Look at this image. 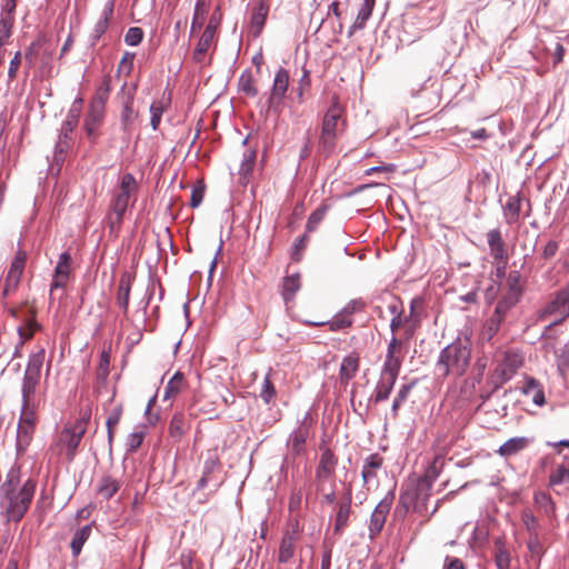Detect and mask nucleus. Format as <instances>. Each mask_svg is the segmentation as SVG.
<instances>
[{"label":"nucleus","mask_w":569,"mask_h":569,"mask_svg":"<svg viewBox=\"0 0 569 569\" xmlns=\"http://www.w3.org/2000/svg\"><path fill=\"white\" fill-rule=\"evenodd\" d=\"M46 359V349L39 348L31 353L21 381V409L17 426L16 449L23 453L30 446L40 410L46 403V390H41V370Z\"/></svg>","instance_id":"1"},{"label":"nucleus","mask_w":569,"mask_h":569,"mask_svg":"<svg viewBox=\"0 0 569 569\" xmlns=\"http://www.w3.org/2000/svg\"><path fill=\"white\" fill-rule=\"evenodd\" d=\"M36 481L28 479L20 487V467L12 466L0 486V497L9 521L19 522L27 513L36 491Z\"/></svg>","instance_id":"2"},{"label":"nucleus","mask_w":569,"mask_h":569,"mask_svg":"<svg viewBox=\"0 0 569 569\" xmlns=\"http://www.w3.org/2000/svg\"><path fill=\"white\" fill-rule=\"evenodd\" d=\"M89 418L90 415H87L77 419L72 426L63 428L57 435L48 449L49 462H58L61 457H64L68 462L74 459L77 449L87 431Z\"/></svg>","instance_id":"3"},{"label":"nucleus","mask_w":569,"mask_h":569,"mask_svg":"<svg viewBox=\"0 0 569 569\" xmlns=\"http://www.w3.org/2000/svg\"><path fill=\"white\" fill-rule=\"evenodd\" d=\"M471 350L467 341L457 340L443 348L436 363V370L441 378L449 375L460 377L467 371Z\"/></svg>","instance_id":"4"},{"label":"nucleus","mask_w":569,"mask_h":569,"mask_svg":"<svg viewBox=\"0 0 569 569\" xmlns=\"http://www.w3.org/2000/svg\"><path fill=\"white\" fill-rule=\"evenodd\" d=\"M138 191V183L131 173H124L121 177L119 190L117 191L112 204L111 213L108 217V224L111 232H117L122 223L123 214L126 213L130 200L133 197L136 201V193Z\"/></svg>","instance_id":"5"},{"label":"nucleus","mask_w":569,"mask_h":569,"mask_svg":"<svg viewBox=\"0 0 569 569\" xmlns=\"http://www.w3.org/2000/svg\"><path fill=\"white\" fill-rule=\"evenodd\" d=\"M341 117L342 108L338 98L333 97L330 107L323 116L318 141V150L325 156L331 154L336 148Z\"/></svg>","instance_id":"6"},{"label":"nucleus","mask_w":569,"mask_h":569,"mask_svg":"<svg viewBox=\"0 0 569 569\" xmlns=\"http://www.w3.org/2000/svg\"><path fill=\"white\" fill-rule=\"evenodd\" d=\"M321 455L316 467L315 480L317 492H323L327 483H335L338 458L333 451L320 446Z\"/></svg>","instance_id":"7"},{"label":"nucleus","mask_w":569,"mask_h":569,"mask_svg":"<svg viewBox=\"0 0 569 569\" xmlns=\"http://www.w3.org/2000/svg\"><path fill=\"white\" fill-rule=\"evenodd\" d=\"M430 497V491L422 490L419 483L412 482L405 491L400 493L399 507L407 513L410 509L416 512L422 513L427 510V501Z\"/></svg>","instance_id":"8"},{"label":"nucleus","mask_w":569,"mask_h":569,"mask_svg":"<svg viewBox=\"0 0 569 569\" xmlns=\"http://www.w3.org/2000/svg\"><path fill=\"white\" fill-rule=\"evenodd\" d=\"M395 500V490H389L375 507L368 523L369 538L373 540L383 529Z\"/></svg>","instance_id":"9"},{"label":"nucleus","mask_w":569,"mask_h":569,"mask_svg":"<svg viewBox=\"0 0 569 569\" xmlns=\"http://www.w3.org/2000/svg\"><path fill=\"white\" fill-rule=\"evenodd\" d=\"M522 363L523 358L520 353L506 352L502 361L496 367L492 375L496 387H499L510 380Z\"/></svg>","instance_id":"10"},{"label":"nucleus","mask_w":569,"mask_h":569,"mask_svg":"<svg viewBox=\"0 0 569 569\" xmlns=\"http://www.w3.org/2000/svg\"><path fill=\"white\" fill-rule=\"evenodd\" d=\"M403 358L405 352L402 341L396 336H392L387 347V353L381 371L399 376Z\"/></svg>","instance_id":"11"},{"label":"nucleus","mask_w":569,"mask_h":569,"mask_svg":"<svg viewBox=\"0 0 569 569\" xmlns=\"http://www.w3.org/2000/svg\"><path fill=\"white\" fill-rule=\"evenodd\" d=\"M27 253L23 250H18L13 260L10 263L8 274L4 280L2 295L4 297L11 295L19 286L21 276L24 270Z\"/></svg>","instance_id":"12"},{"label":"nucleus","mask_w":569,"mask_h":569,"mask_svg":"<svg viewBox=\"0 0 569 569\" xmlns=\"http://www.w3.org/2000/svg\"><path fill=\"white\" fill-rule=\"evenodd\" d=\"M543 315H555L558 317L552 325L561 323L569 317V283L559 290L556 297L546 306Z\"/></svg>","instance_id":"13"},{"label":"nucleus","mask_w":569,"mask_h":569,"mask_svg":"<svg viewBox=\"0 0 569 569\" xmlns=\"http://www.w3.org/2000/svg\"><path fill=\"white\" fill-rule=\"evenodd\" d=\"M78 123L63 120L60 132L58 136V141L54 147V161L57 163L62 162L64 160V153L70 149L72 142V133L77 128Z\"/></svg>","instance_id":"14"},{"label":"nucleus","mask_w":569,"mask_h":569,"mask_svg":"<svg viewBox=\"0 0 569 569\" xmlns=\"http://www.w3.org/2000/svg\"><path fill=\"white\" fill-rule=\"evenodd\" d=\"M71 256L64 251L59 256L58 263L54 268L53 280L50 286V293L52 295L56 289L64 288L70 273H71Z\"/></svg>","instance_id":"15"},{"label":"nucleus","mask_w":569,"mask_h":569,"mask_svg":"<svg viewBox=\"0 0 569 569\" xmlns=\"http://www.w3.org/2000/svg\"><path fill=\"white\" fill-rule=\"evenodd\" d=\"M288 87L289 72L284 68H280L274 76L271 93L268 100L269 108H276L282 102Z\"/></svg>","instance_id":"16"},{"label":"nucleus","mask_w":569,"mask_h":569,"mask_svg":"<svg viewBox=\"0 0 569 569\" xmlns=\"http://www.w3.org/2000/svg\"><path fill=\"white\" fill-rule=\"evenodd\" d=\"M104 119V109L90 104L88 113L83 121V129L88 139L94 142L98 138V130L102 126Z\"/></svg>","instance_id":"17"},{"label":"nucleus","mask_w":569,"mask_h":569,"mask_svg":"<svg viewBox=\"0 0 569 569\" xmlns=\"http://www.w3.org/2000/svg\"><path fill=\"white\" fill-rule=\"evenodd\" d=\"M310 435V426L302 422L297 429H295L287 441L289 452L293 457L302 455L306 450V441Z\"/></svg>","instance_id":"18"},{"label":"nucleus","mask_w":569,"mask_h":569,"mask_svg":"<svg viewBox=\"0 0 569 569\" xmlns=\"http://www.w3.org/2000/svg\"><path fill=\"white\" fill-rule=\"evenodd\" d=\"M269 10V0H258L256 4L252 7L250 27L253 37H259L261 34L267 21Z\"/></svg>","instance_id":"19"},{"label":"nucleus","mask_w":569,"mask_h":569,"mask_svg":"<svg viewBox=\"0 0 569 569\" xmlns=\"http://www.w3.org/2000/svg\"><path fill=\"white\" fill-rule=\"evenodd\" d=\"M398 376L393 373H387L381 371L378 382L376 383L371 401L379 403L386 401L397 381Z\"/></svg>","instance_id":"20"},{"label":"nucleus","mask_w":569,"mask_h":569,"mask_svg":"<svg viewBox=\"0 0 569 569\" xmlns=\"http://www.w3.org/2000/svg\"><path fill=\"white\" fill-rule=\"evenodd\" d=\"M351 501H352V495L351 490H348L343 497V500H341L338 503V510L335 518V527L333 531L335 533H342L346 527L348 526L349 518L351 515Z\"/></svg>","instance_id":"21"},{"label":"nucleus","mask_w":569,"mask_h":569,"mask_svg":"<svg viewBox=\"0 0 569 569\" xmlns=\"http://www.w3.org/2000/svg\"><path fill=\"white\" fill-rule=\"evenodd\" d=\"M490 254L493 260H508L506 243L499 229H492L487 233Z\"/></svg>","instance_id":"22"},{"label":"nucleus","mask_w":569,"mask_h":569,"mask_svg":"<svg viewBox=\"0 0 569 569\" xmlns=\"http://www.w3.org/2000/svg\"><path fill=\"white\" fill-rule=\"evenodd\" d=\"M137 118L138 112L133 110V96L130 94L124 100L120 114L121 128L127 137H130Z\"/></svg>","instance_id":"23"},{"label":"nucleus","mask_w":569,"mask_h":569,"mask_svg":"<svg viewBox=\"0 0 569 569\" xmlns=\"http://www.w3.org/2000/svg\"><path fill=\"white\" fill-rule=\"evenodd\" d=\"M113 7H114L113 0H109L104 4L101 16H100L99 20L97 21V23L93 28L92 34H91L92 43L97 42L101 38V36L107 31V29L109 27V22L113 16Z\"/></svg>","instance_id":"24"},{"label":"nucleus","mask_w":569,"mask_h":569,"mask_svg":"<svg viewBox=\"0 0 569 569\" xmlns=\"http://www.w3.org/2000/svg\"><path fill=\"white\" fill-rule=\"evenodd\" d=\"M442 465L443 462L440 458H435L432 463L427 468L425 475L416 480L425 492H431L432 485L439 477Z\"/></svg>","instance_id":"25"},{"label":"nucleus","mask_w":569,"mask_h":569,"mask_svg":"<svg viewBox=\"0 0 569 569\" xmlns=\"http://www.w3.org/2000/svg\"><path fill=\"white\" fill-rule=\"evenodd\" d=\"M522 392L527 397H530L536 406L541 407L546 402L543 388L541 383L535 378H526Z\"/></svg>","instance_id":"26"},{"label":"nucleus","mask_w":569,"mask_h":569,"mask_svg":"<svg viewBox=\"0 0 569 569\" xmlns=\"http://www.w3.org/2000/svg\"><path fill=\"white\" fill-rule=\"evenodd\" d=\"M131 282V276L129 273H123L118 284L117 305L122 309L124 315L128 313L129 309Z\"/></svg>","instance_id":"27"},{"label":"nucleus","mask_w":569,"mask_h":569,"mask_svg":"<svg viewBox=\"0 0 569 569\" xmlns=\"http://www.w3.org/2000/svg\"><path fill=\"white\" fill-rule=\"evenodd\" d=\"M303 323L311 327H322L328 326L330 331H339L352 326V318H346L340 311L331 319V320H321V321H309L306 320Z\"/></svg>","instance_id":"28"},{"label":"nucleus","mask_w":569,"mask_h":569,"mask_svg":"<svg viewBox=\"0 0 569 569\" xmlns=\"http://www.w3.org/2000/svg\"><path fill=\"white\" fill-rule=\"evenodd\" d=\"M383 465V458L379 453L368 456L363 461L361 477L365 483H369L377 477V470Z\"/></svg>","instance_id":"29"},{"label":"nucleus","mask_w":569,"mask_h":569,"mask_svg":"<svg viewBox=\"0 0 569 569\" xmlns=\"http://www.w3.org/2000/svg\"><path fill=\"white\" fill-rule=\"evenodd\" d=\"M300 288H301V281H300V276L298 273L292 274V276H287L283 278L282 284H281V296H282L286 305L293 301L295 296L300 290Z\"/></svg>","instance_id":"30"},{"label":"nucleus","mask_w":569,"mask_h":569,"mask_svg":"<svg viewBox=\"0 0 569 569\" xmlns=\"http://www.w3.org/2000/svg\"><path fill=\"white\" fill-rule=\"evenodd\" d=\"M521 197L520 194L510 196L503 206V216L508 224L518 222L521 212Z\"/></svg>","instance_id":"31"},{"label":"nucleus","mask_w":569,"mask_h":569,"mask_svg":"<svg viewBox=\"0 0 569 569\" xmlns=\"http://www.w3.org/2000/svg\"><path fill=\"white\" fill-rule=\"evenodd\" d=\"M530 443V440L526 437H515L507 440L498 449V453L502 457H511L521 450L526 449Z\"/></svg>","instance_id":"32"},{"label":"nucleus","mask_w":569,"mask_h":569,"mask_svg":"<svg viewBox=\"0 0 569 569\" xmlns=\"http://www.w3.org/2000/svg\"><path fill=\"white\" fill-rule=\"evenodd\" d=\"M214 37L216 36L212 34V28L206 27L193 51L196 62H202L204 54L213 43Z\"/></svg>","instance_id":"33"},{"label":"nucleus","mask_w":569,"mask_h":569,"mask_svg":"<svg viewBox=\"0 0 569 569\" xmlns=\"http://www.w3.org/2000/svg\"><path fill=\"white\" fill-rule=\"evenodd\" d=\"M30 313V317L26 319L24 323L17 329L19 339H21L22 342L31 340L34 333L41 330V325L36 320V311L31 310Z\"/></svg>","instance_id":"34"},{"label":"nucleus","mask_w":569,"mask_h":569,"mask_svg":"<svg viewBox=\"0 0 569 569\" xmlns=\"http://www.w3.org/2000/svg\"><path fill=\"white\" fill-rule=\"evenodd\" d=\"M296 550V537L293 533L287 532L282 539L278 552V561L280 563L289 562Z\"/></svg>","instance_id":"35"},{"label":"nucleus","mask_w":569,"mask_h":569,"mask_svg":"<svg viewBox=\"0 0 569 569\" xmlns=\"http://www.w3.org/2000/svg\"><path fill=\"white\" fill-rule=\"evenodd\" d=\"M358 370H359V358L355 355H349V356L345 357L341 362L340 371H339L340 379L345 382H348L356 376Z\"/></svg>","instance_id":"36"},{"label":"nucleus","mask_w":569,"mask_h":569,"mask_svg":"<svg viewBox=\"0 0 569 569\" xmlns=\"http://www.w3.org/2000/svg\"><path fill=\"white\" fill-rule=\"evenodd\" d=\"M184 386L186 381L183 375L177 371L164 388L163 400L176 398L183 390Z\"/></svg>","instance_id":"37"},{"label":"nucleus","mask_w":569,"mask_h":569,"mask_svg":"<svg viewBox=\"0 0 569 569\" xmlns=\"http://www.w3.org/2000/svg\"><path fill=\"white\" fill-rule=\"evenodd\" d=\"M120 489V482L111 476H103L98 485V493L106 500L111 499Z\"/></svg>","instance_id":"38"},{"label":"nucleus","mask_w":569,"mask_h":569,"mask_svg":"<svg viewBox=\"0 0 569 569\" xmlns=\"http://www.w3.org/2000/svg\"><path fill=\"white\" fill-rule=\"evenodd\" d=\"M111 91V77L106 74L97 89L96 96L90 104L106 109V103Z\"/></svg>","instance_id":"39"},{"label":"nucleus","mask_w":569,"mask_h":569,"mask_svg":"<svg viewBox=\"0 0 569 569\" xmlns=\"http://www.w3.org/2000/svg\"><path fill=\"white\" fill-rule=\"evenodd\" d=\"M170 106V98H162L161 100L154 101L150 106V124L153 130H157L161 122L162 113L167 110V108Z\"/></svg>","instance_id":"40"},{"label":"nucleus","mask_w":569,"mask_h":569,"mask_svg":"<svg viewBox=\"0 0 569 569\" xmlns=\"http://www.w3.org/2000/svg\"><path fill=\"white\" fill-rule=\"evenodd\" d=\"M376 0H363L357 18L351 27L352 30L362 29L371 17Z\"/></svg>","instance_id":"41"},{"label":"nucleus","mask_w":569,"mask_h":569,"mask_svg":"<svg viewBox=\"0 0 569 569\" xmlns=\"http://www.w3.org/2000/svg\"><path fill=\"white\" fill-rule=\"evenodd\" d=\"M91 535V526L86 525L79 530L76 531L72 540H71V550L73 556H78L81 552V549L84 545V542L89 539Z\"/></svg>","instance_id":"42"},{"label":"nucleus","mask_w":569,"mask_h":569,"mask_svg":"<svg viewBox=\"0 0 569 569\" xmlns=\"http://www.w3.org/2000/svg\"><path fill=\"white\" fill-rule=\"evenodd\" d=\"M495 561L498 569H510V552L500 540L495 543Z\"/></svg>","instance_id":"43"},{"label":"nucleus","mask_w":569,"mask_h":569,"mask_svg":"<svg viewBox=\"0 0 569 569\" xmlns=\"http://www.w3.org/2000/svg\"><path fill=\"white\" fill-rule=\"evenodd\" d=\"M507 287L508 290L506 295L519 300L522 293L521 274L519 271L513 270L509 272L507 277Z\"/></svg>","instance_id":"44"},{"label":"nucleus","mask_w":569,"mask_h":569,"mask_svg":"<svg viewBox=\"0 0 569 569\" xmlns=\"http://www.w3.org/2000/svg\"><path fill=\"white\" fill-rule=\"evenodd\" d=\"M238 88L241 92L250 97H254L258 93L252 73L250 71L242 72L239 78Z\"/></svg>","instance_id":"45"},{"label":"nucleus","mask_w":569,"mask_h":569,"mask_svg":"<svg viewBox=\"0 0 569 569\" xmlns=\"http://www.w3.org/2000/svg\"><path fill=\"white\" fill-rule=\"evenodd\" d=\"M527 548H528L531 559L540 561V559L545 552V548L541 542L540 535L528 536Z\"/></svg>","instance_id":"46"},{"label":"nucleus","mask_w":569,"mask_h":569,"mask_svg":"<svg viewBox=\"0 0 569 569\" xmlns=\"http://www.w3.org/2000/svg\"><path fill=\"white\" fill-rule=\"evenodd\" d=\"M218 468L217 461L210 459L204 462L203 472L201 478L197 482V489H204L210 482H212V475L214 470Z\"/></svg>","instance_id":"47"},{"label":"nucleus","mask_w":569,"mask_h":569,"mask_svg":"<svg viewBox=\"0 0 569 569\" xmlns=\"http://www.w3.org/2000/svg\"><path fill=\"white\" fill-rule=\"evenodd\" d=\"M569 482V467L565 465L557 466L549 476V485L558 486Z\"/></svg>","instance_id":"48"},{"label":"nucleus","mask_w":569,"mask_h":569,"mask_svg":"<svg viewBox=\"0 0 569 569\" xmlns=\"http://www.w3.org/2000/svg\"><path fill=\"white\" fill-rule=\"evenodd\" d=\"M256 162V151L254 150H246L243 152L242 161L239 169V174L246 179L251 174Z\"/></svg>","instance_id":"49"},{"label":"nucleus","mask_w":569,"mask_h":569,"mask_svg":"<svg viewBox=\"0 0 569 569\" xmlns=\"http://www.w3.org/2000/svg\"><path fill=\"white\" fill-rule=\"evenodd\" d=\"M521 520L529 536L540 535V523L530 510L522 511Z\"/></svg>","instance_id":"50"},{"label":"nucleus","mask_w":569,"mask_h":569,"mask_svg":"<svg viewBox=\"0 0 569 569\" xmlns=\"http://www.w3.org/2000/svg\"><path fill=\"white\" fill-rule=\"evenodd\" d=\"M519 300L511 297V296H508V295H503L502 298L498 301L496 308H495V311L493 313L505 318L506 315L508 313V311L513 307L516 306V303L518 302Z\"/></svg>","instance_id":"51"},{"label":"nucleus","mask_w":569,"mask_h":569,"mask_svg":"<svg viewBox=\"0 0 569 569\" xmlns=\"http://www.w3.org/2000/svg\"><path fill=\"white\" fill-rule=\"evenodd\" d=\"M44 44H46V40L43 38H38L31 42L29 49L27 50V52L24 54V58H26L29 67H32L34 64L36 59Z\"/></svg>","instance_id":"52"},{"label":"nucleus","mask_w":569,"mask_h":569,"mask_svg":"<svg viewBox=\"0 0 569 569\" xmlns=\"http://www.w3.org/2000/svg\"><path fill=\"white\" fill-rule=\"evenodd\" d=\"M17 8V0H4L1 9L0 21L10 22V27L14 24V12Z\"/></svg>","instance_id":"53"},{"label":"nucleus","mask_w":569,"mask_h":569,"mask_svg":"<svg viewBox=\"0 0 569 569\" xmlns=\"http://www.w3.org/2000/svg\"><path fill=\"white\" fill-rule=\"evenodd\" d=\"M326 212H327V207L322 206V207L318 208L317 210H315L309 216L307 224H306V229L308 232H312L318 228V226L323 220Z\"/></svg>","instance_id":"54"},{"label":"nucleus","mask_w":569,"mask_h":569,"mask_svg":"<svg viewBox=\"0 0 569 569\" xmlns=\"http://www.w3.org/2000/svg\"><path fill=\"white\" fill-rule=\"evenodd\" d=\"M505 318L492 313V316L487 320L485 325V335L488 337V339H491L498 331L503 322Z\"/></svg>","instance_id":"55"},{"label":"nucleus","mask_w":569,"mask_h":569,"mask_svg":"<svg viewBox=\"0 0 569 569\" xmlns=\"http://www.w3.org/2000/svg\"><path fill=\"white\" fill-rule=\"evenodd\" d=\"M169 432L172 437H181L184 432V417L181 413H174L169 425Z\"/></svg>","instance_id":"56"},{"label":"nucleus","mask_w":569,"mask_h":569,"mask_svg":"<svg viewBox=\"0 0 569 569\" xmlns=\"http://www.w3.org/2000/svg\"><path fill=\"white\" fill-rule=\"evenodd\" d=\"M143 439H144V431L143 430L131 432L127 437V441H126L127 450L129 452L137 451V449L141 446Z\"/></svg>","instance_id":"57"},{"label":"nucleus","mask_w":569,"mask_h":569,"mask_svg":"<svg viewBox=\"0 0 569 569\" xmlns=\"http://www.w3.org/2000/svg\"><path fill=\"white\" fill-rule=\"evenodd\" d=\"M121 413H122V409L119 407V408H114L112 410V412L108 416L107 418V421H106V425H107V429H108V440L109 442L112 441V438H113V427H116L119 421H120V418H121Z\"/></svg>","instance_id":"58"},{"label":"nucleus","mask_w":569,"mask_h":569,"mask_svg":"<svg viewBox=\"0 0 569 569\" xmlns=\"http://www.w3.org/2000/svg\"><path fill=\"white\" fill-rule=\"evenodd\" d=\"M143 39V31L139 27H131L124 34V42L128 46H138Z\"/></svg>","instance_id":"59"},{"label":"nucleus","mask_w":569,"mask_h":569,"mask_svg":"<svg viewBox=\"0 0 569 569\" xmlns=\"http://www.w3.org/2000/svg\"><path fill=\"white\" fill-rule=\"evenodd\" d=\"M311 79H310V71L307 69L302 70V76L298 82L297 87V98L299 102L303 101V93L310 88Z\"/></svg>","instance_id":"60"},{"label":"nucleus","mask_w":569,"mask_h":569,"mask_svg":"<svg viewBox=\"0 0 569 569\" xmlns=\"http://www.w3.org/2000/svg\"><path fill=\"white\" fill-rule=\"evenodd\" d=\"M274 396H276V389H274L271 380L269 379V377L266 376V378L262 382V386H261L260 397L266 403H270V401L274 398Z\"/></svg>","instance_id":"61"},{"label":"nucleus","mask_w":569,"mask_h":569,"mask_svg":"<svg viewBox=\"0 0 569 569\" xmlns=\"http://www.w3.org/2000/svg\"><path fill=\"white\" fill-rule=\"evenodd\" d=\"M365 308V302L360 299L349 301L340 311L346 318H352L356 312Z\"/></svg>","instance_id":"62"},{"label":"nucleus","mask_w":569,"mask_h":569,"mask_svg":"<svg viewBox=\"0 0 569 569\" xmlns=\"http://www.w3.org/2000/svg\"><path fill=\"white\" fill-rule=\"evenodd\" d=\"M559 368H569V346L566 345L556 351Z\"/></svg>","instance_id":"63"},{"label":"nucleus","mask_w":569,"mask_h":569,"mask_svg":"<svg viewBox=\"0 0 569 569\" xmlns=\"http://www.w3.org/2000/svg\"><path fill=\"white\" fill-rule=\"evenodd\" d=\"M442 569H466L465 563L457 557L447 556Z\"/></svg>","instance_id":"64"}]
</instances>
